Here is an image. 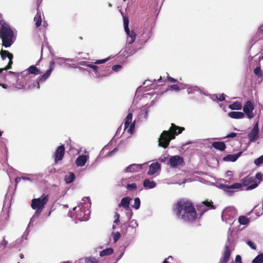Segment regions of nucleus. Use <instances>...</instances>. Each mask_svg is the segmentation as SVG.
<instances>
[{"label": "nucleus", "instance_id": "f257e3e1", "mask_svg": "<svg viewBox=\"0 0 263 263\" xmlns=\"http://www.w3.org/2000/svg\"><path fill=\"white\" fill-rule=\"evenodd\" d=\"M173 211L178 218L185 222H193L198 218L193 203L189 200H178L174 205Z\"/></svg>", "mask_w": 263, "mask_h": 263}, {"label": "nucleus", "instance_id": "f03ea898", "mask_svg": "<svg viewBox=\"0 0 263 263\" xmlns=\"http://www.w3.org/2000/svg\"><path fill=\"white\" fill-rule=\"evenodd\" d=\"M184 129L183 127H179L172 123L169 130H164L161 134L158 141L159 146L164 148H167L171 140L174 139L176 136L181 134Z\"/></svg>", "mask_w": 263, "mask_h": 263}, {"label": "nucleus", "instance_id": "7ed1b4c3", "mask_svg": "<svg viewBox=\"0 0 263 263\" xmlns=\"http://www.w3.org/2000/svg\"><path fill=\"white\" fill-rule=\"evenodd\" d=\"M0 24V37L2 40V45L5 47H10L13 43V32L4 21H1Z\"/></svg>", "mask_w": 263, "mask_h": 263}, {"label": "nucleus", "instance_id": "20e7f679", "mask_svg": "<svg viewBox=\"0 0 263 263\" xmlns=\"http://www.w3.org/2000/svg\"><path fill=\"white\" fill-rule=\"evenodd\" d=\"M48 200V195L44 194L41 197L33 198L32 200L31 205V208L33 210H35L37 213H41Z\"/></svg>", "mask_w": 263, "mask_h": 263}, {"label": "nucleus", "instance_id": "39448f33", "mask_svg": "<svg viewBox=\"0 0 263 263\" xmlns=\"http://www.w3.org/2000/svg\"><path fill=\"white\" fill-rule=\"evenodd\" d=\"M75 211V218L80 221H87L90 217V211L82 205L73 208Z\"/></svg>", "mask_w": 263, "mask_h": 263}, {"label": "nucleus", "instance_id": "423d86ee", "mask_svg": "<svg viewBox=\"0 0 263 263\" xmlns=\"http://www.w3.org/2000/svg\"><path fill=\"white\" fill-rule=\"evenodd\" d=\"M54 65L55 62L53 61H51L49 64V69L46 71V72L44 74L40 76L37 78L36 82L34 83L33 84V87H36L37 89L40 88V83L45 82L49 77L52 71L54 69Z\"/></svg>", "mask_w": 263, "mask_h": 263}, {"label": "nucleus", "instance_id": "0eeeda50", "mask_svg": "<svg viewBox=\"0 0 263 263\" xmlns=\"http://www.w3.org/2000/svg\"><path fill=\"white\" fill-rule=\"evenodd\" d=\"M197 211L199 213L200 216L209 210L215 209V206L213 204L212 200L208 201L206 200L196 206Z\"/></svg>", "mask_w": 263, "mask_h": 263}, {"label": "nucleus", "instance_id": "6e6552de", "mask_svg": "<svg viewBox=\"0 0 263 263\" xmlns=\"http://www.w3.org/2000/svg\"><path fill=\"white\" fill-rule=\"evenodd\" d=\"M242 185L247 186L248 190H251L258 185V183L255 180L254 177L248 175L242 179Z\"/></svg>", "mask_w": 263, "mask_h": 263}, {"label": "nucleus", "instance_id": "1a4fd4ad", "mask_svg": "<svg viewBox=\"0 0 263 263\" xmlns=\"http://www.w3.org/2000/svg\"><path fill=\"white\" fill-rule=\"evenodd\" d=\"M254 108V105L251 101H247L244 104L243 106V113L248 119H252L255 116V114L253 112Z\"/></svg>", "mask_w": 263, "mask_h": 263}, {"label": "nucleus", "instance_id": "9d476101", "mask_svg": "<svg viewBox=\"0 0 263 263\" xmlns=\"http://www.w3.org/2000/svg\"><path fill=\"white\" fill-rule=\"evenodd\" d=\"M184 162L182 157L178 155L172 156L170 158L168 164L171 167H177L178 166H182L184 164Z\"/></svg>", "mask_w": 263, "mask_h": 263}, {"label": "nucleus", "instance_id": "9b49d317", "mask_svg": "<svg viewBox=\"0 0 263 263\" xmlns=\"http://www.w3.org/2000/svg\"><path fill=\"white\" fill-rule=\"evenodd\" d=\"M235 214L236 212L234 209L231 208H226L222 212V218L226 221V222L230 223L231 221H228V220L231 221L235 217Z\"/></svg>", "mask_w": 263, "mask_h": 263}, {"label": "nucleus", "instance_id": "f8f14e48", "mask_svg": "<svg viewBox=\"0 0 263 263\" xmlns=\"http://www.w3.org/2000/svg\"><path fill=\"white\" fill-rule=\"evenodd\" d=\"M242 184L240 183H235L231 185H227L224 184H219V188L228 193L229 195H231L233 192L231 191L232 189H239L241 187Z\"/></svg>", "mask_w": 263, "mask_h": 263}, {"label": "nucleus", "instance_id": "ddd939ff", "mask_svg": "<svg viewBox=\"0 0 263 263\" xmlns=\"http://www.w3.org/2000/svg\"><path fill=\"white\" fill-rule=\"evenodd\" d=\"M65 152V148L64 145H61L57 148L53 155L54 160L55 163H57L59 161H61L63 159Z\"/></svg>", "mask_w": 263, "mask_h": 263}, {"label": "nucleus", "instance_id": "4468645a", "mask_svg": "<svg viewBox=\"0 0 263 263\" xmlns=\"http://www.w3.org/2000/svg\"><path fill=\"white\" fill-rule=\"evenodd\" d=\"M1 58L3 60H5L7 57L9 59V62L6 66L5 69H10L11 68L12 64L13 63V55L12 53H10L7 50L2 49L0 52Z\"/></svg>", "mask_w": 263, "mask_h": 263}, {"label": "nucleus", "instance_id": "2eb2a0df", "mask_svg": "<svg viewBox=\"0 0 263 263\" xmlns=\"http://www.w3.org/2000/svg\"><path fill=\"white\" fill-rule=\"evenodd\" d=\"M259 128L258 123L257 122L253 126V128L248 134V138L250 142H254L258 138Z\"/></svg>", "mask_w": 263, "mask_h": 263}, {"label": "nucleus", "instance_id": "dca6fc26", "mask_svg": "<svg viewBox=\"0 0 263 263\" xmlns=\"http://www.w3.org/2000/svg\"><path fill=\"white\" fill-rule=\"evenodd\" d=\"M231 256V252L230 247L229 246L226 245L224 247V252L223 253L222 257L220 260V263H227L229 260V258Z\"/></svg>", "mask_w": 263, "mask_h": 263}, {"label": "nucleus", "instance_id": "f3484780", "mask_svg": "<svg viewBox=\"0 0 263 263\" xmlns=\"http://www.w3.org/2000/svg\"><path fill=\"white\" fill-rule=\"evenodd\" d=\"M89 159V156L85 155H81L78 157L76 160V164L77 166H83Z\"/></svg>", "mask_w": 263, "mask_h": 263}, {"label": "nucleus", "instance_id": "a211bd4d", "mask_svg": "<svg viewBox=\"0 0 263 263\" xmlns=\"http://www.w3.org/2000/svg\"><path fill=\"white\" fill-rule=\"evenodd\" d=\"M143 164H132L127 166L124 170L125 173H135L142 169Z\"/></svg>", "mask_w": 263, "mask_h": 263}, {"label": "nucleus", "instance_id": "6ab92c4d", "mask_svg": "<svg viewBox=\"0 0 263 263\" xmlns=\"http://www.w3.org/2000/svg\"><path fill=\"white\" fill-rule=\"evenodd\" d=\"M160 168V164L158 162L152 163L149 166L147 175L151 176L155 174Z\"/></svg>", "mask_w": 263, "mask_h": 263}, {"label": "nucleus", "instance_id": "aec40b11", "mask_svg": "<svg viewBox=\"0 0 263 263\" xmlns=\"http://www.w3.org/2000/svg\"><path fill=\"white\" fill-rule=\"evenodd\" d=\"M242 152H239L236 154L228 155L223 158V160L225 161L235 162L241 155Z\"/></svg>", "mask_w": 263, "mask_h": 263}, {"label": "nucleus", "instance_id": "412c9836", "mask_svg": "<svg viewBox=\"0 0 263 263\" xmlns=\"http://www.w3.org/2000/svg\"><path fill=\"white\" fill-rule=\"evenodd\" d=\"M131 198L129 197H125L121 199V202L119 204L118 206L123 207L125 209L128 210L130 203Z\"/></svg>", "mask_w": 263, "mask_h": 263}, {"label": "nucleus", "instance_id": "4be33fe9", "mask_svg": "<svg viewBox=\"0 0 263 263\" xmlns=\"http://www.w3.org/2000/svg\"><path fill=\"white\" fill-rule=\"evenodd\" d=\"M228 116L233 119H242L244 118L245 114L242 112L231 111L229 112Z\"/></svg>", "mask_w": 263, "mask_h": 263}, {"label": "nucleus", "instance_id": "5701e85b", "mask_svg": "<svg viewBox=\"0 0 263 263\" xmlns=\"http://www.w3.org/2000/svg\"><path fill=\"white\" fill-rule=\"evenodd\" d=\"M212 146L215 149L219 150L220 151H224L226 148V144L223 142H214L212 143Z\"/></svg>", "mask_w": 263, "mask_h": 263}, {"label": "nucleus", "instance_id": "b1692460", "mask_svg": "<svg viewBox=\"0 0 263 263\" xmlns=\"http://www.w3.org/2000/svg\"><path fill=\"white\" fill-rule=\"evenodd\" d=\"M27 73L38 75L41 73L40 69L35 66L31 65L27 69Z\"/></svg>", "mask_w": 263, "mask_h": 263}, {"label": "nucleus", "instance_id": "393cba45", "mask_svg": "<svg viewBox=\"0 0 263 263\" xmlns=\"http://www.w3.org/2000/svg\"><path fill=\"white\" fill-rule=\"evenodd\" d=\"M133 118V114L132 112H128L127 116L124 119V129H127L130 123H132V120Z\"/></svg>", "mask_w": 263, "mask_h": 263}, {"label": "nucleus", "instance_id": "a878e982", "mask_svg": "<svg viewBox=\"0 0 263 263\" xmlns=\"http://www.w3.org/2000/svg\"><path fill=\"white\" fill-rule=\"evenodd\" d=\"M143 186L146 189H153L156 186V183L154 181L145 179L143 181Z\"/></svg>", "mask_w": 263, "mask_h": 263}, {"label": "nucleus", "instance_id": "bb28decb", "mask_svg": "<svg viewBox=\"0 0 263 263\" xmlns=\"http://www.w3.org/2000/svg\"><path fill=\"white\" fill-rule=\"evenodd\" d=\"M128 37L127 38V43L128 45L132 44L135 41L136 34L134 31H132L131 32L129 31V33L127 34Z\"/></svg>", "mask_w": 263, "mask_h": 263}, {"label": "nucleus", "instance_id": "cd10ccee", "mask_svg": "<svg viewBox=\"0 0 263 263\" xmlns=\"http://www.w3.org/2000/svg\"><path fill=\"white\" fill-rule=\"evenodd\" d=\"M229 108L232 110H240L242 108V104L240 102L236 101L229 105Z\"/></svg>", "mask_w": 263, "mask_h": 263}, {"label": "nucleus", "instance_id": "c85d7f7f", "mask_svg": "<svg viewBox=\"0 0 263 263\" xmlns=\"http://www.w3.org/2000/svg\"><path fill=\"white\" fill-rule=\"evenodd\" d=\"M114 250L112 248H107L102 251H101L100 253V256L101 257H103L105 256H107L111 255L113 253Z\"/></svg>", "mask_w": 263, "mask_h": 263}, {"label": "nucleus", "instance_id": "c756f323", "mask_svg": "<svg viewBox=\"0 0 263 263\" xmlns=\"http://www.w3.org/2000/svg\"><path fill=\"white\" fill-rule=\"evenodd\" d=\"M238 221L240 224L245 225L250 222V219L245 216H240L239 217Z\"/></svg>", "mask_w": 263, "mask_h": 263}, {"label": "nucleus", "instance_id": "7c9ffc66", "mask_svg": "<svg viewBox=\"0 0 263 263\" xmlns=\"http://www.w3.org/2000/svg\"><path fill=\"white\" fill-rule=\"evenodd\" d=\"M75 179V175L73 173H70L68 175L65 177V181L67 183L72 182Z\"/></svg>", "mask_w": 263, "mask_h": 263}, {"label": "nucleus", "instance_id": "2f4dec72", "mask_svg": "<svg viewBox=\"0 0 263 263\" xmlns=\"http://www.w3.org/2000/svg\"><path fill=\"white\" fill-rule=\"evenodd\" d=\"M34 21H35V26L36 27H39L41 25L42 17L41 14L38 12H37L36 15L35 16Z\"/></svg>", "mask_w": 263, "mask_h": 263}, {"label": "nucleus", "instance_id": "473e14b6", "mask_svg": "<svg viewBox=\"0 0 263 263\" xmlns=\"http://www.w3.org/2000/svg\"><path fill=\"white\" fill-rule=\"evenodd\" d=\"M252 263H263V253L258 255L253 260Z\"/></svg>", "mask_w": 263, "mask_h": 263}, {"label": "nucleus", "instance_id": "72a5a7b5", "mask_svg": "<svg viewBox=\"0 0 263 263\" xmlns=\"http://www.w3.org/2000/svg\"><path fill=\"white\" fill-rule=\"evenodd\" d=\"M123 22L125 31L126 33V34H128L129 33V29L128 28L129 21L128 18L124 17Z\"/></svg>", "mask_w": 263, "mask_h": 263}, {"label": "nucleus", "instance_id": "f704fd0d", "mask_svg": "<svg viewBox=\"0 0 263 263\" xmlns=\"http://www.w3.org/2000/svg\"><path fill=\"white\" fill-rule=\"evenodd\" d=\"M254 73L259 78L263 77V73L259 66L257 67L254 69Z\"/></svg>", "mask_w": 263, "mask_h": 263}, {"label": "nucleus", "instance_id": "c9c22d12", "mask_svg": "<svg viewBox=\"0 0 263 263\" xmlns=\"http://www.w3.org/2000/svg\"><path fill=\"white\" fill-rule=\"evenodd\" d=\"M140 206V200L139 198L137 197L135 199L134 203L132 205V206L136 210H138L139 209Z\"/></svg>", "mask_w": 263, "mask_h": 263}, {"label": "nucleus", "instance_id": "e433bc0d", "mask_svg": "<svg viewBox=\"0 0 263 263\" xmlns=\"http://www.w3.org/2000/svg\"><path fill=\"white\" fill-rule=\"evenodd\" d=\"M254 163L256 166H259L260 164H262L263 163V155L262 156L259 157L257 159H255Z\"/></svg>", "mask_w": 263, "mask_h": 263}, {"label": "nucleus", "instance_id": "4c0bfd02", "mask_svg": "<svg viewBox=\"0 0 263 263\" xmlns=\"http://www.w3.org/2000/svg\"><path fill=\"white\" fill-rule=\"evenodd\" d=\"M263 174L261 173H257L254 177L255 180H257V183H258V184L260 183L261 181L263 180Z\"/></svg>", "mask_w": 263, "mask_h": 263}, {"label": "nucleus", "instance_id": "58836bf2", "mask_svg": "<svg viewBox=\"0 0 263 263\" xmlns=\"http://www.w3.org/2000/svg\"><path fill=\"white\" fill-rule=\"evenodd\" d=\"M22 180H31V179L27 177H17L15 179V185H16Z\"/></svg>", "mask_w": 263, "mask_h": 263}, {"label": "nucleus", "instance_id": "ea45409f", "mask_svg": "<svg viewBox=\"0 0 263 263\" xmlns=\"http://www.w3.org/2000/svg\"><path fill=\"white\" fill-rule=\"evenodd\" d=\"M129 126V127L127 129V132L130 134H132L134 131L135 127V121H134L133 122L130 123Z\"/></svg>", "mask_w": 263, "mask_h": 263}, {"label": "nucleus", "instance_id": "a19ab883", "mask_svg": "<svg viewBox=\"0 0 263 263\" xmlns=\"http://www.w3.org/2000/svg\"><path fill=\"white\" fill-rule=\"evenodd\" d=\"M126 188L128 190H131V191L135 190L137 189V185L135 183H133L132 184H128L126 186Z\"/></svg>", "mask_w": 263, "mask_h": 263}, {"label": "nucleus", "instance_id": "79ce46f5", "mask_svg": "<svg viewBox=\"0 0 263 263\" xmlns=\"http://www.w3.org/2000/svg\"><path fill=\"white\" fill-rule=\"evenodd\" d=\"M86 261L89 263H99L98 260L94 257L87 258Z\"/></svg>", "mask_w": 263, "mask_h": 263}, {"label": "nucleus", "instance_id": "37998d69", "mask_svg": "<svg viewBox=\"0 0 263 263\" xmlns=\"http://www.w3.org/2000/svg\"><path fill=\"white\" fill-rule=\"evenodd\" d=\"M121 234L119 232L115 233L113 235V239L115 242H116L120 238Z\"/></svg>", "mask_w": 263, "mask_h": 263}, {"label": "nucleus", "instance_id": "c03bdc74", "mask_svg": "<svg viewBox=\"0 0 263 263\" xmlns=\"http://www.w3.org/2000/svg\"><path fill=\"white\" fill-rule=\"evenodd\" d=\"M216 98L219 101H222L225 100V95L223 93L217 95Z\"/></svg>", "mask_w": 263, "mask_h": 263}, {"label": "nucleus", "instance_id": "a18cd8bd", "mask_svg": "<svg viewBox=\"0 0 263 263\" xmlns=\"http://www.w3.org/2000/svg\"><path fill=\"white\" fill-rule=\"evenodd\" d=\"M247 243L251 249L253 250H256V247L252 241L249 240L247 241Z\"/></svg>", "mask_w": 263, "mask_h": 263}, {"label": "nucleus", "instance_id": "49530a36", "mask_svg": "<svg viewBox=\"0 0 263 263\" xmlns=\"http://www.w3.org/2000/svg\"><path fill=\"white\" fill-rule=\"evenodd\" d=\"M86 66L87 67H89L92 68L93 70L94 71L97 72L98 69V66L93 65L92 64H87Z\"/></svg>", "mask_w": 263, "mask_h": 263}, {"label": "nucleus", "instance_id": "de8ad7c7", "mask_svg": "<svg viewBox=\"0 0 263 263\" xmlns=\"http://www.w3.org/2000/svg\"><path fill=\"white\" fill-rule=\"evenodd\" d=\"M167 79L168 80V81L170 82H172V83H175L177 81V80H176L175 79L172 78V77H171L168 73H167Z\"/></svg>", "mask_w": 263, "mask_h": 263}, {"label": "nucleus", "instance_id": "09e8293b", "mask_svg": "<svg viewBox=\"0 0 263 263\" xmlns=\"http://www.w3.org/2000/svg\"><path fill=\"white\" fill-rule=\"evenodd\" d=\"M121 68H122V66L121 65H115L112 66V69L114 71H117L119 70Z\"/></svg>", "mask_w": 263, "mask_h": 263}, {"label": "nucleus", "instance_id": "8fccbe9b", "mask_svg": "<svg viewBox=\"0 0 263 263\" xmlns=\"http://www.w3.org/2000/svg\"><path fill=\"white\" fill-rule=\"evenodd\" d=\"M108 60V59H103V60H97L95 64H101L105 63Z\"/></svg>", "mask_w": 263, "mask_h": 263}, {"label": "nucleus", "instance_id": "3c124183", "mask_svg": "<svg viewBox=\"0 0 263 263\" xmlns=\"http://www.w3.org/2000/svg\"><path fill=\"white\" fill-rule=\"evenodd\" d=\"M235 261L236 262L243 263L241 261V257L239 255H237L236 256Z\"/></svg>", "mask_w": 263, "mask_h": 263}, {"label": "nucleus", "instance_id": "603ef678", "mask_svg": "<svg viewBox=\"0 0 263 263\" xmlns=\"http://www.w3.org/2000/svg\"><path fill=\"white\" fill-rule=\"evenodd\" d=\"M237 134L235 133H231L226 136L224 138H234L236 136Z\"/></svg>", "mask_w": 263, "mask_h": 263}, {"label": "nucleus", "instance_id": "864d4df0", "mask_svg": "<svg viewBox=\"0 0 263 263\" xmlns=\"http://www.w3.org/2000/svg\"><path fill=\"white\" fill-rule=\"evenodd\" d=\"M257 34H258L259 35L263 34V25L258 28Z\"/></svg>", "mask_w": 263, "mask_h": 263}, {"label": "nucleus", "instance_id": "5fc2aeb1", "mask_svg": "<svg viewBox=\"0 0 263 263\" xmlns=\"http://www.w3.org/2000/svg\"><path fill=\"white\" fill-rule=\"evenodd\" d=\"M171 88L175 90H179V88L177 85L173 84L170 86Z\"/></svg>", "mask_w": 263, "mask_h": 263}, {"label": "nucleus", "instance_id": "6e6d98bb", "mask_svg": "<svg viewBox=\"0 0 263 263\" xmlns=\"http://www.w3.org/2000/svg\"><path fill=\"white\" fill-rule=\"evenodd\" d=\"M170 258H171V259H172V258H173V257H172V256H168L167 258L165 259L163 261V263H169V262L167 260V259H170Z\"/></svg>", "mask_w": 263, "mask_h": 263}, {"label": "nucleus", "instance_id": "4d7b16f0", "mask_svg": "<svg viewBox=\"0 0 263 263\" xmlns=\"http://www.w3.org/2000/svg\"><path fill=\"white\" fill-rule=\"evenodd\" d=\"M115 218L117 219H119L120 218V215L118 213H116L115 215Z\"/></svg>", "mask_w": 263, "mask_h": 263}, {"label": "nucleus", "instance_id": "13d9d810", "mask_svg": "<svg viewBox=\"0 0 263 263\" xmlns=\"http://www.w3.org/2000/svg\"><path fill=\"white\" fill-rule=\"evenodd\" d=\"M120 221L119 219H115V220L114 221V224H118Z\"/></svg>", "mask_w": 263, "mask_h": 263}, {"label": "nucleus", "instance_id": "bf43d9fd", "mask_svg": "<svg viewBox=\"0 0 263 263\" xmlns=\"http://www.w3.org/2000/svg\"><path fill=\"white\" fill-rule=\"evenodd\" d=\"M67 65H68L69 67H73V68L77 67V66L74 64H73L71 66L70 64H67Z\"/></svg>", "mask_w": 263, "mask_h": 263}, {"label": "nucleus", "instance_id": "052dcab7", "mask_svg": "<svg viewBox=\"0 0 263 263\" xmlns=\"http://www.w3.org/2000/svg\"><path fill=\"white\" fill-rule=\"evenodd\" d=\"M6 67L3 68H0V73H1L3 70H7V69H5Z\"/></svg>", "mask_w": 263, "mask_h": 263}, {"label": "nucleus", "instance_id": "680f3d73", "mask_svg": "<svg viewBox=\"0 0 263 263\" xmlns=\"http://www.w3.org/2000/svg\"><path fill=\"white\" fill-rule=\"evenodd\" d=\"M161 79H162V77H160L159 79L157 80V81H158V82H160V81L161 80Z\"/></svg>", "mask_w": 263, "mask_h": 263}, {"label": "nucleus", "instance_id": "e2e57ef3", "mask_svg": "<svg viewBox=\"0 0 263 263\" xmlns=\"http://www.w3.org/2000/svg\"><path fill=\"white\" fill-rule=\"evenodd\" d=\"M62 263H71L69 261H63Z\"/></svg>", "mask_w": 263, "mask_h": 263}, {"label": "nucleus", "instance_id": "0e129e2a", "mask_svg": "<svg viewBox=\"0 0 263 263\" xmlns=\"http://www.w3.org/2000/svg\"><path fill=\"white\" fill-rule=\"evenodd\" d=\"M232 173V172H231V171H228V172H227V174L228 175H229L230 173Z\"/></svg>", "mask_w": 263, "mask_h": 263}, {"label": "nucleus", "instance_id": "69168bd1", "mask_svg": "<svg viewBox=\"0 0 263 263\" xmlns=\"http://www.w3.org/2000/svg\"><path fill=\"white\" fill-rule=\"evenodd\" d=\"M112 229H115V224H113V226H112Z\"/></svg>", "mask_w": 263, "mask_h": 263}, {"label": "nucleus", "instance_id": "338daca9", "mask_svg": "<svg viewBox=\"0 0 263 263\" xmlns=\"http://www.w3.org/2000/svg\"><path fill=\"white\" fill-rule=\"evenodd\" d=\"M79 68L80 69H81H81H83V68L82 67H79Z\"/></svg>", "mask_w": 263, "mask_h": 263}, {"label": "nucleus", "instance_id": "774afa93", "mask_svg": "<svg viewBox=\"0 0 263 263\" xmlns=\"http://www.w3.org/2000/svg\"><path fill=\"white\" fill-rule=\"evenodd\" d=\"M162 162H164V159H161V160Z\"/></svg>", "mask_w": 263, "mask_h": 263}]
</instances>
